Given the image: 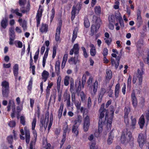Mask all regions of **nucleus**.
<instances>
[{
    "label": "nucleus",
    "instance_id": "60",
    "mask_svg": "<svg viewBox=\"0 0 149 149\" xmlns=\"http://www.w3.org/2000/svg\"><path fill=\"white\" fill-rule=\"evenodd\" d=\"M92 102L91 99V97H89L88 98V101L87 106L88 108L89 109L91 106Z\"/></svg>",
    "mask_w": 149,
    "mask_h": 149
},
{
    "label": "nucleus",
    "instance_id": "11",
    "mask_svg": "<svg viewBox=\"0 0 149 149\" xmlns=\"http://www.w3.org/2000/svg\"><path fill=\"white\" fill-rule=\"evenodd\" d=\"M36 122V118H33L32 123V133L35 138L34 140L36 141L37 140V134L36 130H35Z\"/></svg>",
    "mask_w": 149,
    "mask_h": 149
},
{
    "label": "nucleus",
    "instance_id": "20",
    "mask_svg": "<svg viewBox=\"0 0 149 149\" xmlns=\"http://www.w3.org/2000/svg\"><path fill=\"white\" fill-rule=\"evenodd\" d=\"M48 26L47 24L42 23L39 29L41 33H46L48 31Z\"/></svg>",
    "mask_w": 149,
    "mask_h": 149
},
{
    "label": "nucleus",
    "instance_id": "5",
    "mask_svg": "<svg viewBox=\"0 0 149 149\" xmlns=\"http://www.w3.org/2000/svg\"><path fill=\"white\" fill-rule=\"evenodd\" d=\"M128 137L129 139L131 142H133L134 138L132 137V133L130 132H128L125 134V133L123 132L122 134V143L126 144L128 142V140L127 138Z\"/></svg>",
    "mask_w": 149,
    "mask_h": 149
},
{
    "label": "nucleus",
    "instance_id": "27",
    "mask_svg": "<svg viewBox=\"0 0 149 149\" xmlns=\"http://www.w3.org/2000/svg\"><path fill=\"white\" fill-rule=\"evenodd\" d=\"M145 123V119L144 116L142 115L140 117L139 121V124L140 126V128L141 129L143 128L144 123Z\"/></svg>",
    "mask_w": 149,
    "mask_h": 149
},
{
    "label": "nucleus",
    "instance_id": "21",
    "mask_svg": "<svg viewBox=\"0 0 149 149\" xmlns=\"http://www.w3.org/2000/svg\"><path fill=\"white\" fill-rule=\"evenodd\" d=\"M79 55H75L74 57H71L68 60V62L70 63L71 62H73V63L74 65H76L77 63H79L80 61L79 60L78 56Z\"/></svg>",
    "mask_w": 149,
    "mask_h": 149
},
{
    "label": "nucleus",
    "instance_id": "54",
    "mask_svg": "<svg viewBox=\"0 0 149 149\" xmlns=\"http://www.w3.org/2000/svg\"><path fill=\"white\" fill-rule=\"evenodd\" d=\"M8 125L11 127H14L16 125L15 122L13 120L10 121L8 123Z\"/></svg>",
    "mask_w": 149,
    "mask_h": 149
},
{
    "label": "nucleus",
    "instance_id": "51",
    "mask_svg": "<svg viewBox=\"0 0 149 149\" xmlns=\"http://www.w3.org/2000/svg\"><path fill=\"white\" fill-rule=\"evenodd\" d=\"M70 90L72 92L73 89L74 87V80L72 78H70Z\"/></svg>",
    "mask_w": 149,
    "mask_h": 149
},
{
    "label": "nucleus",
    "instance_id": "35",
    "mask_svg": "<svg viewBox=\"0 0 149 149\" xmlns=\"http://www.w3.org/2000/svg\"><path fill=\"white\" fill-rule=\"evenodd\" d=\"M115 15L116 20L118 21L120 25L121 26V15L120 13L118 11H116L115 12Z\"/></svg>",
    "mask_w": 149,
    "mask_h": 149
},
{
    "label": "nucleus",
    "instance_id": "37",
    "mask_svg": "<svg viewBox=\"0 0 149 149\" xmlns=\"http://www.w3.org/2000/svg\"><path fill=\"white\" fill-rule=\"evenodd\" d=\"M84 25L86 28L89 27L90 26V23L89 20L87 16H85L84 19Z\"/></svg>",
    "mask_w": 149,
    "mask_h": 149
},
{
    "label": "nucleus",
    "instance_id": "30",
    "mask_svg": "<svg viewBox=\"0 0 149 149\" xmlns=\"http://www.w3.org/2000/svg\"><path fill=\"white\" fill-rule=\"evenodd\" d=\"M114 137L112 131H111L109 132V136L107 140V142L108 144L110 145L112 143Z\"/></svg>",
    "mask_w": 149,
    "mask_h": 149
},
{
    "label": "nucleus",
    "instance_id": "16",
    "mask_svg": "<svg viewBox=\"0 0 149 149\" xmlns=\"http://www.w3.org/2000/svg\"><path fill=\"white\" fill-rule=\"evenodd\" d=\"M103 121L102 120H101V119H99V123H98V132L97 133V132H95V136L96 137H97L99 136V135L102 132L103 130V126H102V123Z\"/></svg>",
    "mask_w": 149,
    "mask_h": 149
},
{
    "label": "nucleus",
    "instance_id": "52",
    "mask_svg": "<svg viewBox=\"0 0 149 149\" xmlns=\"http://www.w3.org/2000/svg\"><path fill=\"white\" fill-rule=\"evenodd\" d=\"M81 49L83 52V55L85 58H87L88 57V55L86 52V49L84 47H81Z\"/></svg>",
    "mask_w": 149,
    "mask_h": 149
},
{
    "label": "nucleus",
    "instance_id": "10",
    "mask_svg": "<svg viewBox=\"0 0 149 149\" xmlns=\"http://www.w3.org/2000/svg\"><path fill=\"white\" fill-rule=\"evenodd\" d=\"M9 44L12 45L13 44V41L15 39V34L13 28H11L9 29Z\"/></svg>",
    "mask_w": 149,
    "mask_h": 149
},
{
    "label": "nucleus",
    "instance_id": "34",
    "mask_svg": "<svg viewBox=\"0 0 149 149\" xmlns=\"http://www.w3.org/2000/svg\"><path fill=\"white\" fill-rule=\"evenodd\" d=\"M74 51V54L75 55H79V45L78 43L74 44L72 48Z\"/></svg>",
    "mask_w": 149,
    "mask_h": 149
},
{
    "label": "nucleus",
    "instance_id": "49",
    "mask_svg": "<svg viewBox=\"0 0 149 149\" xmlns=\"http://www.w3.org/2000/svg\"><path fill=\"white\" fill-rule=\"evenodd\" d=\"M7 140L9 144H12L13 141V136L11 135L8 136Z\"/></svg>",
    "mask_w": 149,
    "mask_h": 149
},
{
    "label": "nucleus",
    "instance_id": "28",
    "mask_svg": "<svg viewBox=\"0 0 149 149\" xmlns=\"http://www.w3.org/2000/svg\"><path fill=\"white\" fill-rule=\"evenodd\" d=\"M33 81V78H31L29 82L28 85L27 87V93H31V91L32 88Z\"/></svg>",
    "mask_w": 149,
    "mask_h": 149
},
{
    "label": "nucleus",
    "instance_id": "12",
    "mask_svg": "<svg viewBox=\"0 0 149 149\" xmlns=\"http://www.w3.org/2000/svg\"><path fill=\"white\" fill-rule=\"evenodd\" d=\"M130 111V108L129 107H126L125 109V115L124 119L126 125H129V120L128 118V115Z\"/></svg>",
    "mask_w": 149,
    "mask_h": 149
},
{
    "label": "nucleus",
    "instance_id": "57",
    "mask_svg": "<svg viewBox=\"0 0 149 149\" xmlns=\"http://www.w3.org/2000/svg\"><path fill=\"white\" fill-rule=\"evenodd\" d=\"M20 123L23 125L25 124V117L23 116H21L20 117Z\"/></svg>",
    "mask_w": 149,
    "mask_h": 149
},
{
    "label": "nucleus",
    "instance_id": "7",
    "mask_svg": "<svg viewBox=\"0 0 149 149\" xmlns=\"http://www.w3.org/2000/svg\"><path fill=\"white\" fill-rule=\"evenodd\" d=\"M146 138V135L141 133L139 134L137 141L139 146L141 148L143 147L145 143Z\"/></svg>",
    "mask_w": 149,
    "mask_h": 149
},
{
    "label": "nucleus",
    "instance_id": "15",
    "mask_svg": "<svg viewBox=\"0 0 149 149\" xmlns=\"http://www.w3.org/2000/svg\"><path fill=\"white\" fill-rule=\"evenodd\" d=\"M24 129L25 133L26 142L28 144L29 142L30 138V131L26 126L25 127Z\"/></svg>",
    "mask_w": 149,
    "mask_h": 149
},
{
    "label": "nucleus",
    "instance_id": "63",
    "mask_svg": "<svg viewBox=\"0 0 149 149\" xmlns=\"http://www.w3.org/2000/svg\"><path fill=\"white\" fill-rule=\"evenodd\" d=\"M93 79V78L92 76L89 77V79L87 80V84L88 85H89L91 84Z\"/></svg>",
    "mask_w": 149,
    "mask_h": 149
},
{
    "label": "nucleus",
    "instance_id": "29",
    "mask_svg": "<svg viewBox=\"0 0 149 149\" xmlns=\"http://www.w3.org/2000/svg\"><path fill=\"white\" fill-rule=\"evenodd\" d=\"M60 62L59 61H56L55 65V70L56 74L58 76L60 74Z\"/></svg>",
    "mask_w": 149,
    "mask_h": 149
},
{
    "label": "nucleus",
    "instance_id": "48",
    "mask_svg": "<svg viewBox=\"0 0 149 149\" xmlns=\"http://www.w3.org/2000/svg\"><path fill=\"white\" fill-rule=\"evenodd\" d=\"M131 124L133 128L135 127H134L136 125V119L134 118L133 116H131Z\"/></svg>",
    "mask_w": 149,
    "mask_h": 149
},
{
    "label": "nucleus",
    "instance_id": "36",
    "mask_svg": "<svg viewBox=\"0 0 149 149\" xmlns=\"http://www.w3.org/2000/svg\"><path fill=\"white\" fill-rule=\"evenodd\" d=\"M62 24V20H60L59 21L58 25L57 27L56 30V34L60 35L61 31V29Z\"/></svg>",
    "mask_w": 149,
    "mask_h": 149
},
{
    "label": "nucleus",
    "instance_id": "46",
    "mask_svg": "<svg viewBox=\"0 0 149 149\" xmlns=\"http://www.w3.org/2000/svg\"><path fill=\"white\" fill-rule=\"evenodd\" d=\"M70 77L68 76L65 77L64 79V84L65 86H68L69 84V81H70Z\"/></svg>",
    "mask_w": 149,
    "mask_h": 149
},
{
    "label": "nucleus",
    "instance_id": "42",
    "mask_svg": "<svg viewBox=\"0 0 149 149\" xmlns=\"http://www.w3.org/2000/svg\"><path fill=\"white\" fill-rule=\"evenodd\" d=\"M120 88V85L119 84H117L115 87V95L116 98H117L118 96L119 93V89Z\"/></svg>",
    "mask_w": 149,
    "mask_h": 149
},
{
    "label": "nucleus",
    "instance_id": "47",
    "mask_svg": "<svg viewBox=\"0 0 149 149\" xmlns=\"http://www.w3.org/2000/svg\"><path fill=\"white\" fill-rule=\"evenodd\" d=\"M74 103L75 106L77 110H79L80 108L81 102V101L77 100Z\"/></svg>",
    "mask_w": 149,
    "mask_h": 149
},
{
    "label": "nucleus",
    "instance_id": "14",
    "mask_svg": "<svg viewBox=\"0 0 149 149\" xmlns=\"http://www.w3.org/2000/svg\"><path fill=\"white\" fill-rule=\"evenodd\" d=\"M106 90L104 88H101L100 89V92L99 93L98 97V103H101L102 100V98L104 95V94L106 93Z\"/></svg>",
    "mask_w": 149,
    "mask_h": 149
},
{
    "label": "nucleus",
    "instance_id": "33",
    "mask_svg": "<svg viewBox=\"0 0 149 149\" xmlns=\"http://www.w3.org/2000/svg\"><path fill=\"white\" fill-rule=\"evenodd\" d=\"M77 10V8L75 6H73L72 7V9L71 12V20L72 21H73L75 17L76 11Z\"/></svg>",
    "mask_w": 149,
    "mask_h": 149
},
{
    "label": "nucleus",
    "instance_id": "56",
    "mask_svg": "<svg viewBox=\"0 0 149 149\" xmlns=\"http://www.w3.org/2000/svg\"><path fill=\"white\" fill-rule=\"evenodd\" d=\"M109 23H115V19L114 15L109 16Z\"/></svg>",
    "mask_w": 149,
    "mask_h": 149
},
{
    "label": "nucleus",
    "instance_id": "18",
    "mask_svg": "<svg viewBox=\"0 0 149 149\" xmlns=\"http://www.w3.org/2000/svg\"><path fill=\"white\" fill-rule=\"evenodd\" d=\"M131 97L132 104L134 107H136L137 104V101L134 91L132 92Z\"/></svg>",
    "mask_w": 149,
    "mask_h": 149
},
{
    "label": "nucleus",
    "instance_id": "19",
    "mask_svg": "<svg viewBox=\"0 0 149 149\" xmlns=\"http://www.w3.org/2000/svg\"><path fill=\"white\" fill-rule=\"evenodd\" d=\"M0 25L3 29H5L8 25V19L7 17L3 18L1 22Z\"/></svg>",
    "mask_w": 149,
    "mask_h": 149
},
{
    "label": "nucleus",
    "instance_id": "50",
    "mask_svg": "<svg viewBox=\"0 0 149 149\" xmlns=\"http://www.w3.org/2000/svg\"><path fill=\"white\" fill-rule=\"evenodd\" d=\"M57 49V47L56 46H54L53 47V54L52 55V58H54L56 55V50Z\"/></svg>",
    "mask_w": 149,
    "mask_h": 149
},
{
    "label": "nucleus",
    "instance_id": "62",
    "mask_svg": "<svg viewBox=\"0 0 149 149\" xmlns=\"http://www.w3.org/2000/svg\"><path fill=\"white\" fill-rule=\"evenodd\" d=\"M29 68H31L32 72L33 75H35V69L36 68V67L34 65H31V66H30Z\"/></svg>",
    "mask_w": 149,
    "mask_h": 149
},
{
    "label": "nucleus",
    "instance_id": "58",
    "mask_svg": "<svg viewBox=\"0 0 149 149\" xmlns=\"http://www.w3.org/2000/svg\"><path fill=\"white\" fill-rule=\"evenodd\" d=\"M96 144L95 142L92 143L90 146V149H98V147L96 146Z\"/></svg>",
    "mask_w": 149,
    "mask_h": 149
},
{
    "label": "nucleus",
    "instance_id": "1",
    "mask_svg": "<svg viewBox=\"0 0 149 149\" xmlns=\"http://www.w3.org/2000/svg\"><path fill=\"white\" fill-rule=\"evenodd\" d=\"M100 116L99 119L102 118L104 117L105 113V119H107V127L108 129H111V127L113 118V117L114 110L112 108L109 112V111L108 110L104 108V106L102 104L101 105L99 110Z\"/></svg>",
    "mask_w": 149,
    "mask_h": 149
},
{
    "label": "nucleus",
    "instance_id": "2",
    "mask_svg": "<svg viewBox=\"0 0 149 149\" xmlns=\"http://www.w3.org/2000/svg\"><path fill=\"white\" fill-rule=\"evenodd\" d=\"M93 22L95 24L92 25L91 28V33L89 35L93 36L95 33H96L98 30L100 26L101 20L100 17L93 15L92 20Z\"/></svg>",
    "mask_w": 149,
    "mask_h": 149
},
{
    "label": "nucleus",
    "instance_id": "55",
    "mask_svg": "<svg viewBox=\"0 0 149 149\" xmlns=\"http://www.w3.org/2000/svg\"><path fill=\"white\" fill-rule=\"evenodd\" d=\"M104 40L105 41V42L109 46L111 44L112 42V39L111 38H105Z\"/></svg>",
    "mask_w": 149,
    "mask_h": 149
},
{
    "label": "nucleus",
    "instance_id": "41",
    "mask_svg": "<svg viewBox=\"0 0 149 149\" xmlns=\"http://www.w3.org/2000/svg\"><path fill=\"white\" fill-rule=\"evenodd\" d=\"M61 77L59 76L57 80V90L58 92H59L61 87Z\"/></svg>",
    "mask_w": 149,
    "mask_h": 149
},
{
    "label": "nucleus",
    "instance_id": "22",
    "mask_svg": "<svg viewBox=\"0 0 149 149\" xmlns=\"http://www.w3.org/2000/svg\"><path fill=\"white\" fill-rule=\"evenodd\" d=\"M89 46L91 47L90 53L91 55L92 56H95L96 53V48L94 45L93 44H91Z\"/></svg>",
    "mask_w": 149,
    "mask_h": 149
},
{
    "label": "nucleus",
    "instance_id": "24",
    "mask_svg": "<svg viewBox=\"0 0 149 149\" xmlns=\"http://www.w3.org/2000/svg\"><path fill=\"white\" fill-rule=\"evenodd\" d=\"M79 125H74L72 128V132L76 136H77L79 134V129L78 127Z\"/></svg>",
    "mask_w": 149,
    "mask_h": 149
},
{
    "label": "nucleus",
    "instance_id": "44",
    "mask_svg": "<svg viewBox=\"0 0 149 149\" xmlns=\"http://www.w3.org/2000/svg\"><path fill=\"white\" fill-rule=\"evenodd\" d=\"M95 12L97 15H100L101 13V8L100 6H96L95 8Z\"/></svg>",
    "mask_w": 149,
    "mask_h": 149
},
{
    "label": "nucleus",
    "instance_id": "64",
    "mask_svg": "<svg viewBox=\"0 0 149 149\" xmlns=\"http://www.w3.org/2000/svg\"><path fill=\"white\" fill-rule=\"evenodd\" d=\"M22 110V107H20L19 106H17L16 108V113H20L21 111Z\"/></svg>",
    "mask_w": 149,
    "mask_h": 149
},
{
    "label": "nucleus",
    "instance_id": "53",
    "mask_svg": "<svg viewBox=\"0 0 149 149\" xmlns=\"http://www.w3.org/2000/svg\"><path fill=\"white\" fill-rule=\"evenodd\" d=\"M81 81L79 82V85L77 88L76 90V92L79 94L81 90Z\"/></svg>",
    "mask_w": 149,
    "mask_h": 149
},
{
    "label": "nucleus",
    "instance_id": "39",
    "mask_svg": "<svg viewBox=\"0 0 149 149\" xmlns=\"http://www.w3.org/2000/svg\"><path fill=\"white\" fill-rule=\"evenodd\" d=\"M49 111L47 110L45 114V117L44 120V124H46V127H47L49 122Z\"/></svg>",
    "mask_w": 149,
    "mask_h": 149
},
{
    "label": "nucleus",
    "instance_id": "32",
    "mask_svg": "<svg viewBox=\"0 0 149 149\" xmlns=\"http://www.w3.org/2000/svg\"><path fill=\"white\" fill-rule=\"evenodd\" d=\"M106 72V80L109 81L112 78V72L111 70L109 69H107Z\"/></svg>",
    "mask_w": 149,
    "mask_h": 149
},
{
    "label": "nucleus",
    "instance_id": "25",
    "mask_svg": "<svg viewBox=\"0 0 149 149\" xmlns=\"http://www.w3.org/2000/svg\"><path fill=\"white\" fill-rule=\"evenodd\" d=\"M136 22L137 24L139 25V27L142 24L143 22V20L141 16V13L139 11L137 13Z\"/></svg>",
    "mask_w": 149,
    "mask_h": 149
},
{
    "label": "nucleus",
    "instance_id": "3",
    "mask_svg": "<svg viewBox=\"0 0 149 149\" xmlns=\"http://www.w3.org/2000/svg\"><path fill=\"white\" fill-rule=\"evenodd\" d=\"M2 86V96L4 97L7 98L8 97L10 93V87L9 83L6 80L1 82Z\"/></svg>",
    "mask_w": 149,
    "mask_h": 149
},
{
    "label": "nucleus",
    "instance_id": "61",
    "mask_svg": "<svg viewBox=\"0 0 149 149\" xmlns=\"http://www.w3.org/2000/svg\"><path fill=\"white\" fill-rule=\"evenodd\" d=\"M50 89L47 88L46 90V99H48L50 94Z\"/></svg>",
    "mask_w": 149,
    "mask_h": 149
},
{
    "label": "nucleus",
    "instance_id": "59",
    "mask_svg": "<svg viewBox=\"0 0 149 149\" xmlns=\"http://www.w3.org/2000/svg\"><path fill=\"white\" fill-rule=\"evenodd\" d=\"M108 53V50L107 48H104V49L102 54L103 56H107Z\"/></svg>",
    "mask_w": 149,
    "mask_h": 149
},
{
    "label": "nucleus",
    "instance_id": "31",
    "mask_svg": "<svg viewBox=\"0 0 149 149\" xmlns=\"http://www.w3.org/2000/svg\"><path fill=\"white\" fill-rule=\"evenodd\" d=\"M49 75V74L47 71L45 70L43 71L42 74V79H44V82H45L47 80Z\"/></svg>",
    "mask_w": 149,
    "mask_h": 149
},
{
    "label": "nucleus",
    "instance_id": "40",
    "mask_svg": "<svg viewBox=\"0 0 149 149\" xmlns=\"http://www.w3.org/2000/svg\"><path fill=\"white\" fill-rule=\"evenodd\" d=\"M82 121V117L81 116L79 115L77 116V118L76 119L74 120V125H80V124L81 123Z\"/></svg>",
    "mask_w": 149,
    "mask_h": 149
},
{
    "label": "nucleus",
    "instance_id": "43",
    "mask_svg": "<svg viewBox=\"0 0 149 149\" xmlns=\"http://www.w3.org/2000/svg\"><path fill=\"white\" fill-rule=\"evenodd\" d=\"M68 58V54H65L64 55V56H63V61L62 62V65H61V67H62L63 66V67H64L65 65V63H66V62L67 61V59Z\"/></svg>",
    "mask_w": 149,
    "mask_h": 149
},
{
    "label": "nucleus",
    "instance_id": "13",
    "mask_svg": "<svg viewBox=\"0 0 149 149\" xmlns=\"http://www.w3.org/2000/svg\"><path fill=\"white\" fill-rule=\"evenodd\" d=\"M98 85L97 81L96 80L92 85L90 86V87L92 91L91 93L92 95L94 96L95 95L98 88Z\"/></svg>",
    "mask_w": 149,
    "mask_h": 149
},
{
    "label": "nucleus",
    "instance_id": "38",
    "mask_svg": "<svg viewBox=\"0 0 149 149\" xmlns=\"http://www.w3.org/2000/svg\"><path fill=\"white\" fill-rule=\"evenodd\" d=\"M10 11L12 13L15 14L17 16L20 17H22V14L19 12V9L18 8H16L15 9H14L13 8H11Z\"/></svg>",
    "mask_w": 149,
    "mask_h": 149
},
{
    "label": "nucleus",
    "instance_id": "17",
    "mask_svg": "<svg viewBox=\"0 0 149 149\" xmlns=\"http://www.w3.org/2000/svg\"><path fill=\"white\" fill-rule=\"evenodd\" d=\"M19 65L17 64H15L13 67V71L14 75L16 79L17 78L19 74Z\"/></svg>",
    "mask_w": 149,
    "mask_h": 149
},
{
    "label": "nucleus",
    "instance_id": "45",
    "mask_svg": "<svg viewBox=\"0 0 149 149\" xmlns=\"http://www.w3.org/2000/svg\"><path fill=\"white\" fill-rule=\"evenodd\" d=\"M80 97L81 102H84L86 101V95L83 91L80 93Z\"/></svg>",
    "mask_w": 149,
    "mask_h": 149
},
{
    "label": "nucleus",
    "instance_id": "6",
    "mask_svg": "<svg viewBox=\"0 0 149 149\" xmlns=\"http://www.w3.org/2000/svg\"><path fill=\"white\" fill-rule=\"evenodd\" d=\"M42 6L40 5L39 6V8L37 11L36 15V26L38 27L40 24V21L41 20V17L42 16V13L43 11L42 8H41Z\"/></svg>",
    "mask_w": 149,
    "mask_h": 149
},
{
    "label": "nucleus",
    "instance_id": "26",
    "mask_svg": "<svg viewBox=\"0 0 149 149\" xmlns=\"http://www.w3.org/2000/svg\"><path fill=\"white\" fill-rule=\"evenodd\" d=\"M15 106V104L14 100H9V103L8 106H7V111H10L11 109V107H14Z\"/></svg>",
    "mask_w": 149,
    "mask_h": 149
},
{
    "label": "nucleus",
    "instance_id": "9",
    "mask_svg": "<svg viewBox=\"0 0 149 149\" xmlns=\"http://www.w3.org/2000/svg\"><path fill=\"white\" fill-rule=\"evenodd\" d=\"M144 69L143 67H142L140 69L137 70V77L138 79L139 84L141 85L142 81V75L144 73Z\"/></svg>",
    "mask_w": 149,
    "mask_h": 149
},
{
    "label": "nucleus",
    "instance_id": "23",
    "mask_svg": "<svg viewBox=\"0 0 149 149\" xmlns=\"http://www.w3.org/2000/svg\"><path fill=\"white\" fill-rule=\"evenodd\" d=\"M111 63L112 65H113L115 64V67L116 68H117L119 65V63L120 62V58L119 56H118L116 59V61H115V60L113 58L111 57Z\"/></svg>",
    "mask_w": 149,
    "mask_h": 149
},
{
    "label": "nucleus",
    "instance_id": "8",
    "mask_svg": "<svg viewBox=\"0 0 149 149\" xmlns=\"http://www.w3.org/2000/svg\"><path fill=\"white\" fill-rule=\"evenodd\" d=\"M90 125V120L89 117L87 115L84 120L83 129L84 132H87L89 129Z\"/></svg>",
    "mask_w": 149,
    "mask_h": 149
},
{
    "label": "nucleus",
    "instance_id": "4",
    "mask_svg": "<svg viewBox=\"0 0 149 149\" xmlns=\"http://www.w3.org/2000/svg\"><path fill=\"white\" fill-rule=\"evenodd\" d=\"M26 2V0H19V5L21 7L20 8L21 11L23 13L29 12L31 6L29 1H28L26 7L24 6Z\"/></svg>",
    "mask_w": 149,
    "mask_h": 149
}]
</instances>
